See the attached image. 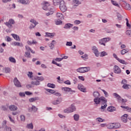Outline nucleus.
I'll return each mask as SVG.
<instances>
[{
    "mask_svg": "<svg viewBox=\"0 0 131 131\" xmlns=\"http://www.w3.org/2000/svg\"><path fill=\"white\" fill-rule=\"evenodd\" d=\"M94 102L96 104H102V103H107V99L104 96H101L100 97H96L94 99Z\"/></svg>",
    "mask_w": 131,
    "mask_h": 131,
    "instance_id": "obj_1",
    "label": "nucleus"
},
{
    "mask_svg": "<svg viewBox=\"0 0 131 131\" xmlns=\"http://www.w3.org/2000/svg\"><path fill=\"white\" fill-rule=\"evenodd\" d=\"M76 110V107L74 104H72L69 108L64 109L63 112L64 113H72Z\"/></svg>",
    "mask_w": 131,
    "mask_h": 131,
    "instance_id": "obj_2",
    "label": "nucleus"
},
{
    "mask_svg": "<svg viewBox=\"0 0 131 131\" xmlns=\"http://www.w3.org/2000/svg\"><path fill=\"white\" fill-rule=\"evenodd\" d=\"M59 8L62 13L67 11V6H66V4H65V2H64V1H60Z\"/></svg>",
    "mask_w": 131,
    "mask_h": 131,
    "instance_id": "obj_3",
    "label": "nucleus"
},
{
    "mask_svg": "<svg viewBox=\"0 0 131 131\" xmlns=\"http://www.w3.org/2000/svg\"><path fill=\"white\" fill-rule=\"evenodd\" d=\"M61 90L62 91H64V92H70V95H72L75 93V91H73L71 88L68 87L62 88Z\"/></svg>",
    "mask_w": 131,
    "mask_h": 131,
    "instance_id": "obj_4",
    "label": "nucleus"
},
{
    "mask_svg": "<svg viewBox=\"0 0 131 131\" xmlns=\"http://www.w3.org/2000/svg\"><path fill=\"white\" fill-rule=\"evenodd\" d=\"M15 24V21H14V20L12 19H9V20L8 22L5 23V25H6V26L9 27V28H11V27H12V25H13V24Z\"/></svg>",
    "mask_w": 131,
    "mask_h": 131,
    "instance_id": "obj_5",
    "label": "nucleus"
},
{
    "mask_svg": "<svg viewBox=\"0 0 131 131\" xmlns=\"http://www.w3.org/2000/svg\"><path fill=\"white\" fill-rule=\"evenodd\" d=\"M42 6L43 10L47 11L48 9H49V7H50V3H49L48 2H43Z\"/></svg>",
    "mask_w": 131,
    "mask_h": 131,
    "instance_id": "obj_6",
    "label": "nucleus"
},
{
    "mask_svg": "<svg viewBox=\"0 0 131 131\" xmlns=\"http://www.w3.org/2000/svg\"><path fill=\"white\" fill-rule=\"evenodd\" d=\"M30 22L32 23V24L30 25V28H34L36 25L38 24V23L33 19H31Z\"/></svg>",
    "mask_w": 131,
    "mask_h": 131,
    "instance_id": "obj_7",
    "label": "nucleus"
},
{
    "mask_svg": "<svg viewBox=\"0 0 131 131\" xmlns=\"http://www.w3.org/2000/svg\"><path fill=\"white\" fill-rule=\"evenodd\" d=\"M122 7L125 9V10H130L131 7L130 5L129 4L126 3L125 2H123L122 5Z\"/></svg>",
    "mask_w": 131,
    "mask_h": 131,
    "instance_id": "obj_8",
    "label": "nucleus"
},
{
    "mask_svg": "<svg viewBox=\"0 0 131 131\" xmlns=\"http://www.w3.org/2000/svg\"><path fill=\"white\" fill-rule=\"evenodd\" d=\"M34 85H39V82H32L27 85V89H30L34 86Z\"/></svg>",
    "mask_w": 131,
    "mask_h": 131,
    "instance_id": "obj_9",
    "label": "nucleus"
},
{
    "mask_svg": "<svg viewBox=\"0 0 131 131\" xmlns=\"http://www.w3.org/2000/svg\"><path fill=\"white\" fill-rule=\"evenodd\" d=\"M92 51H93L96 57H99V51L96 46H93L92 48Z\"/></svg>",
    "mask_w": 131,
    "mask_h": 131,
    "instance_id": "obj_10",
    "label": "nucleus"
},
{
    "mask_svg": "<svg viewBox=\"0 0 131 131\" xmlns=\"http://www.w3.org/2000/svg\"><path fill=\"white\" fill-rule=\"evenodd\" d=\"M115 73H117V74H119L121 72V70L119 68V67L117 66H115L114 68Z\"/></svg>",
    "mask_w": 131,
    "mask_h": 131,
    "instance_id": "obj_11",
    "label": "nucleus"
},
{
    "mask_svg": "<svg viewBox=\"0 0 131 131\" xmlns=\"http://www.w3.org/2000/svg\"><path fill=\"white\" fill-rule=\"evenodd\" d=\"M78 90H79L80 91H81V92H83V93H85L86 92V89L84 87V86L81 84H79L78 85Z\"/></svg>",
    "mask_w": 131,
    "mask_h": 131,
    "instance_id": "obj_12",
    "label": "nucleus"
},
{
    "mask_svg": "<svg viewBox=\"0 0 131 131\" xmlns=\"http://www.w3.org/2000/svg\"><path fill=\"white\" fill-rule=\"evenodd\" d=\"M37 108L35 107L34 105H32V107L28 108V111L29 112H36L37 111Z\"/></svg>",
    "mask_w": 131,
    "mask_h": 131,
    "instance_id": "obj_13",
    "label": "nucleus"
},
{
    "mask_svg": "<svg viewBox=\"0 0 131 131\" xmlns=\"http://www.w3.org/2000/svg\"><path fill=\"white\" fill-rule=\"evenodd\" d=\"M107 110L108 112H114L116 111V107L113 106H110L107 107Z\"/></svg>",
    "mask_w": 131,
    "mask_h": 131,
    "instance_id": "obj_14",
    "label": "nucleus"
},
{
    "mask_svg": "<svg viewBox=\"0 0 131 131\" xmlns=\"http://www.w3.org/2000/svg\"><path fill=\"white\" fill-rule=\"evenodd\" d=\"M127 116H128V115L124 114L121 117V120L123 122H127Z\"/></svg>",
    "mask_w": 131,
    "mask_h": 131,
    "instance_id": "obj_15",
    "label": "nucleus"
},
{
    "mask_svg": "<svg viewBox=\"0 0 131 131\" xmlns=\"http://www.w3.org/2000/svg\"><path fill=\"white\" fill-rule=\"evenodd\" d=\"M56 17L58 19H60V20L64 19V16L63 15V14L60 12H57L56 13Z\"/></svg>",
    "mask_w": 131,
    "mask_h": 131,
    "instance_id": "obj_16",
    "label": "nucleus"
},
{
    "mask_svg": "<svg viewBox=\"0 0 131 131\" xmlns=\"http://www.w3.org/2000/svg\"><path fill=\"white\" fill-rule=\"evenodd\" d=\"M114 123H110L106 125V127L108 129H113L114 128Z\"/></svg>",
    "mask_w": 131,
    "mask_h": 131,
    "instance_id": "obj_17",
    "label": "nucleus"
},
{
    "mask_svg": "<svg viewBox=\"0 0 131 131\" xmlns=\"http://www.w3.org/2000/svg\"><path fill=\"white\" fill-rule=\"evenodd\" d=\"M80 2H79L78 0H73L72 5L73 7H77L78 5H80Z\"/></svg>",
    "mask_w": 131,
    "mask_h": 131,
    "instance_id": "obj_18",
    "label": "nucleus"
},
{
    "mask_svg": "<svg viewBox=\"0 0 131 131\" xmlns=\"http://www.w3.org/2000/svg\"><path fill=\"white\" fill-rule=\"evenodd\" d=\"M18 109V107L14 105H11L9 106V110L11 111H16Z\"/></svg>",
    "mask_w": 131,
    "mask_h": 131,
    "instance_id": "obj_19",
    "label": "nucleus"
},
{
    "mask_svg": "<svg viewBox=\"0 0 131 131\" xmlns=\"http://www.w3.org/2000/svg\"><path fill=\"white\" fill-rule=\"evenodd\" d=\"M100 96L101 95H100L99 92L96 91L93 92V97H94V98H99Z\"/></svg>",
    "mask_w": 131,
    "mask_h": 131,
    "instance_id": "obj_20",
    "label": "nucleus"
},
{
    "mask_svg": "<svg viewBox=\"0 0 131 131\" xmlns=\"http://www.w3.org/2000/svg\"><path fill=\"white\" fill-rule=\"evenodd\" d=\"M18 3H20L23 5H27L29 4V0H19Z\"/></svg>",
    "mask_w": 131,
    "mask_h": 131,
    "instance_id": "obj_21",
    "label": "nucleus"
},
{
    "mask_svg": "<svg viewBox=\"0 0 131 131\" xmlns=\"http://www.w3.org/2000/svg\"><path fill=\"white\" fill-rule=\"evenodd\" d=\"M7 127V121H4L0 125V128H6Z\"/></svg>",
    "mask_w": 131,
    "mask_h": 131,
    "instance_id": "obj_22",
    "label": "nucleus"
},
{
    "mask_svg": "<svg viewBox=\"0 0 131 131\" xmlns=\"http://www.w3.org/2000/svg\"><path fill=\"white\" fill-rule=\"evenodd\" d=\"M11 35L12 36L13 38H14V39H15V40L20 41V37H19V36H18L17 35L15 34H12Z\"/></svg>",
    "mask_w": 131,
    "mask_h": 131,
    "instance_id": "obj_23",
    "label": "nucleus"
},
{
    "mask_svg": "<svg viewBox=\"0 0 131 131\" xmlns=\"http://www.w3.org/2000/svg\"><path fill=\"white\" fill-rule=\"evenodd\" d=\"M113 95L114 97H115V98H116V99H117V100L121 101V97L119 96V95H118L117 93H113Z\"/></svg>",
    "mask_w": 131,
    "mask_h": 131,
    "instance_id": "obj_24",
    "label": "nucleus"
},
{
    "mask_svg": "<svg viewBox=\"0 0 131 131\" xmlns=\"http://www.w3.org/2000/svg\"><path fill=\"white\" fill-rule=\"evenodd\" d=\"M121 127V125L119 123H116L114 124V128L117 129V128H120Z\"/></svg>",
    "mask_w": 131,
    "mask_h": 131,
    "instance_id": "obj_25",
    "label": "nucleus"
},
{
    "mask_svg": "<svg viewBox=\"0 0 131 131\" xmlns=\"http://www.w3.org/2000/svg\"><path fill=\"white\" fill-rule=\"evenodd\" d=\"M33 73H32V72H28L27 74V75L28 77L30 78V79H32V77H33Z\"/></svg>",
    "mask_w": 131,
    "mask_h": 131,
    "instance_id": "obj_26",
    "label": "nucleus"
},
{
    "mask_svg": "<svg viewBox=\"0 0 131 131\" xmlns=\"http://www.w3.org/2000/svg\"><path fill=\"white\" fill-rule=\"evenodd\" d=\"M71 27H73V25L71 24H67L65 25L64 28L66 29H68L69 28H71Z\"/></svg>",
    "mask_w": 131,
    "mask_h": 131,
    "instance_id": "obj_27",
    "label": "nucleus"
},
{
    "mask_svg": "<svg viewBox=\"0 0 131 131\" xmlns=\"http://www.w3.org/2000/svg\"><path fill=\"white\" fill-rule=\"evenodd\" d=\"M9 61H10V62L11 63H13L14 64H15L16 63V59L13 57H10L9 58Z\"/></svg>",
    "mask_w": 131,
    "mask_h": 131,
    "instance_id": "obj_28",
    "label": "nucleus"
},
{
    "mask_svg": "<svg viewBox=\"0 0 131 131\" xmlns=\"http://www.w3.org/2000/svg\"><path fill=\"white\" fill-rule=\"evenodd\" d=\"M27 128H29V129H33V124L32 123L27 124Z\"/></svg>",
    "mask_w": 131,
    "mask_h": 131,
    "instance_id": "obj_29",
    "label": "nucleus"
},
{
    "mask_svg": "<svg viewBox=\"0 0 131 131\" xmlns=\"http://www.w3.org/2000/svg\"><path fill=\"white\" fill-rule=\"evenodd\" d=\"M122 88L124 90H128L129 89H130V85L127 84H124L122 86Z\"/></svg>",
    "mask_w": 131,
    "mask_h": 131,
    "instance_id": "obj_30",
    "label": "nucleus"
},
{
    "mask_svg": "<svg viewBox=\"0 0 131 131\" xmlns=\"http://www.w3.org/2000/svg\"><path fill=\"white\" fill-rule=\"evenodd\" d=\"M73 117H74V120H75V121H78V120H79V115L75 114L73 116Z\"/></svg>",
    "mask_w": 131,
    "mask_h": 131,
    "instance_id": "obj_31",
    "label": "nucleus"
},
{
    "mask_svg": "<svg viewBox=\"0 0 131 131\" xmlns=\"http://www.w3.org/2000/svg\"><path fill=\"white\" fill-rule=\"evenodd\" d=\"M129 50H128V49H123L121 51V55H124L125 54H126V53H128Z\"/></svg>",
    "mask_w": 131,
    "mask_h": 131,
    "instance_id": "obj_32",
    "label": "nucleus"
},
{
    "mask_svg": "<svg viewBox=\"0 0 131 131\" xmlns=\"http://www.w3.org/2000/svg\"><path fill=\"white\" fill-rule=\"evenodd\" d=\"M56 44V41L55 40H52L51 43L49 46L50 48L52 49H54L55 47V45Z\"/></svg>",
    "mask_w": 131,
    "mask_h": 131,
    "instance_id": "obj_33",
    "label": "nucleus"
},
{
    "mask_svg": "<svg viewBox=\"0 0 131 131\" xmlns=\"http://www.w3.org/2000/svg\"><path fill=\"white\" fill-rule=\"evenodd\" d=\"M47 37H51L52 36H55V33H46V35Z\"/></svg>",
    "mask_w": 131,
    "mask_h": 131,
    "instance_id": "obj_34",
    "label": "nucleus"
},
{
    "mask_svg": "<svg viewBox=\"0 0 131 131\" xmlns=\"http://www.w3.org/2000/svg\"><path fill=\"white\" fill-rule=\"evenodd\" d=\"M53 5L54 6H58V5L61 3L60 2V0H53Z\"/></svg>",
    "mask_w": 131,
    "mask_h": 131,
    "instance_id": "obj_35",
    "label": "nucleus"
},
{
    "mask_svg": "<svg viewBox=\"0 0 131 131\" xmlns=\"http://www.w3.org/2000/svg\"><path fill=\"white\" fill-rule=\"evenodd\" d=\"M77 72L80 73H84V70L83 68H79L77 70Z\"/></svg>",
    "mask_w": 131,
    "mask_h": 131,
    "instance_id": "obj_36",
    "label": "nucleus"
},
{
    "mask_svg": "<svg viewBox=\"0 0 131 131\" xmlns=\"http://www.w3.org/2000/svg\"><path fill=\"white\" fill-rule=\"evenodd\" d=\"M102 105L101 106V110H104V109H105L106 107H107V102L105 103H101Z\"/></svg>",
    "mask_w": 131,
    "mask_h": 131,
    "instance_id": "obj_37",
    "label": "nucleus"
},
{
    "mask_svg": "<svg viewBox=\"0 0 131 131\" xmlns=\"http://www.w3.org/2000/svg\"><path fill=\"white\" fill-rule=\"evenodd\" d=\"M118 61L121 63V64H123L124 65H126V64H127V62H125V61H124V60L123 59H121L120 58L118 59Z\"/></svg>",
    "mask_w": 131,
    "mask_h": 131,
    "instance_id": "obj_38",
    "label": "nucleus"
},
{
    "mask_svg": "<svg viewBox=\"0 0 131 131\" xmlns=\"http://www.w3.org/2000/svg\"><path fill=\"white\" fill-rule=\"evenodd\" d=\"M111 3L114 6H115L116 7H118V8H120V6H119V4H117L116 2L112 0Z\"/></svg>",
    "mask_w": 131,
    "mask_h": 131,
    "instance_id": "obj_39",
    "label": "nucleus"
},
{
    "mask_svg": "<svg viewBox=\"0 0 131 131\" xmlns=\"http://www.w3.org/2000/svg\"><path fill=\"white\" fill-rule=\"evenodd\" d=\"M81 58H82V59L83 60H84L85 61L86 60H88V59H89V57H88V54H84V55H82V56H81Z\"/></svg>",
    "mask_w": 131,
    "mask_h": 131,
    "instance_id": "obj_40",
    "label": "nucleus"
},
{
    "mask_svg": "<svg viewBox=\"0 0 131 131\" xmlns=\"http://www.w3.org/2000/svg\"><path fill=\"white\" fill-rule=\"evenodd\" d=\"M60 103H61V101L59 100H54L52 102V104H53V105H58V104H60Z\"/></svg>",
    "mask_w": 131,
    "mask_h": 131,
    "instance_id": "obj_41",
    "label": "nucleus"
},
{
    "mask_svg": "<svg viewBox=\"0 0 131 131\" xmlns=\"http://www.w3.org/2000/svg\"><path fill=\"white\" fill-rule=\"evenodd\" d=\"M96 120L98 121V122H104V121H105V119H103L101 117H98Z\"/></svg>",
    "mask_w": 131,
    "mask_h": 131,
    "instance_id": "obj_42",
    "label": "nucleus"
},
{
    "mask_svg": "<svg viewBox=\"0 0 131 131\" xmlns=\"http://www.w3.org/2000/svg\"><path fill=\"white\" fill-rule=\"evenodd\" d=\"M101 91L104 93L105 98H108L109 97V94H108V92H107L104 90H101Z\"/></svg>",
    "mask_w": 131,
    "mask_h": 131,
    "instance_id": "obj_43",
    "label": "nucleus"
},
{
    "mask_svg": "<svg viewBox=\"0 0 131 131\" xmlns=\"http://www.w3.org/2000/svg\"><path fill=\"white\" fill-rule=\"evenodd\" d=\"M4 71L5 73H10L11 72V69L10 68H5Z\"/></svg>",
    "mask_w": 131,
    "mask_h": 131,
    "instance_id": "obj_44",
    "label": "nucleus"
},
{
    "mask_svg": "<svg viewBox=\"0 0 131 131\" xmlns=\"http://www.w3.org/2000/svg\"><path fill=\"white\" fill-rule=\"evenodd\" d=\"M107 55H108V54L105 51L100 53V57H105V56H107Z\"/></svg>",
    "mask_w": 131,
    "mask_h": 131,
    "instance_id": "obj_45",
    "label": "nucleus"
},
{
    "mask_svg": "<svg viewBox=\"0 0 131 131\" xmlns=\"http://www.w3.org/2000/svg\"><path fill=\"white\" fill-rule=\"evenodd\" d=\"M13 46H18L19 47H23V45L22 44L20 45V43L19 42H16L14 41L13 42Z\"/></svg>",
    "mask_w": 131,
    "mask_h": 131,
    "instance_id": "obj_46",
    "label": "nucleus"
},
{
    "mask_svg": "<svg viewBox=\"0 0 131 131\" xmlns=\"http://www.w3.org/2000/svg\"><path fill=\"white\" fill-rule=\"evenodd\" d=\"M83 69H84V73L85 72H88V71H90V70H91V68L89 67H84L83 68Z\"/></svg>",
    "mask_w": 131,
    "mask_h": 131,
    "instance_id": "obj_47",
    "label": "nucleus"
},
{
    "mask_svg": "<svg viewBox=\"0 0 131 131\" xmlns=\"http://www.w3.org/2000/svg\"><path fill=\"white\" fill-rule=\"evenodd\" d=\"M14 85L16 86V88H21V83L20 82H14Z\"/></svg>",
    "mask_w": 131,
    "mask_h": 131,
    "instance_id": "obj_48",
    "label": "nucleus"
},
{
    "mask_svg": "<svg viewBox=\"0 0 131 131\" xmlns=\"http://www.w3.org/2000/svg\"><path fill=\"white\" fill-rule=\"evenodd\" d=\"M45 78H43V77H38L37 78V80H38V82L39 81H43L44 80Z\"/></svg>",
    "mask_w": 131,
    "mask_h": 131,
    "instance_id": "obj_49",
    "label": "nucleus"
},
{
    "mask_svg": "<svg viewBox=\"0 0 131 131\" xmlns=\"http://www.w3.org/2000/svg\"><path fill=\"white\" fill-rule=\"evenodd\" d=\"M47 86H48V88H51L52 89H54V88H55V84H52L51 83H49Z\"/></svg>",
    "mask_w": 131,
    "mask_h": 131,
    "instance_id": "obj_50",
    "label": "nucleus"
},
{
    "mask_svg": "<svg viewBox=\"0 0 131 131\" xmlns=\"http://www.w3.org/2000/svg\"><path fill=\"white\" fill-rule=\"evenodd\" d=\"M102 39L104 43H106V42H108V41H109V40H110L111 39L110 38H103Z\"/></svg>",
    "mask_w": 131,
    "mask_h": 131,
    "instance_id": "obj_51",
    "label": "nucleus"
},
{
    "mask_svg": "<svg viewBox=\"0 0 131 131\" xmlns=\"http://www.w3.org/2000/svg\"><path fill=\"white\" fill-rule=\"evenodd\" d=\"M45 90L47 91V92H48V93H50L51 94H55V92H54V90H53L47 89H45Z\"/></svg>",
    "mask_w": 131,
    "mask_h": 131,
    "instance_id": "obj_52",
    "label": "nucleus"
},
{
    "mask_svg": "<svg viewBox=\"0 0 131 131\" xmlns=\"http://www.w3.org/2000/svg\"><path fill=\"white\" fill-rule=\"evenodd\" d=\"M125 20L126 21V24L127 27L130 28L131 26H130V25L128 23V19L125 18Z\"/></svg>",
    "mask_w": 131,
    "mask_h": 131,
    "instance_id": "obj_53",
    "label": "nucleus"
},
{
    "mask_svg": "<svg viewBox=\"0 0 131 131\" xmlns=\"http://www.w3.org/2000/svg\"><path fill=\"white\" fill-rule=\"evenodd\" d=\"M99 43L100 45L105 46V42L104 41V40H103V39L99 40Z\"/></svg>",
    "mask_w": 131,
    "mask_h": 131,
    "instance_id": "obj_54",
    "label": "nucleus"
},
{
    "mask_svg": "<svg viewBox=\"0 0 131 131\" xmlns=\"http://www.w3.org/2000/svg\"><path fill=\"white\" fill-rule=\"evenodd\" d=\"M25 54H26L25 57H27V58L31 57V56L30 55V53L27 52L25 53Z\"/></svg>",
    "mask_w": 131,
    "mask_h": 131,
    "instance_id": "obj_55",
    "label": "nucleus"
},
{
    "mask_svg": "<svg viewBox=\"0 0 131 131\" xmlns=\"http://www.w3.org/2000/svg\"><path fill=\"white\" fill-rule=\"evenodd\" d=\"M126 35H128V36H131V31L127 30L126 32Z\"/></svg>",
    "mask_w": 131,
    "mask_h": 131,
    "instance_id": "obj_56",
    "label": "nucleus"
},
{
    "mask_svg": "<svg viewBox=\"0 0 131 131\" xmlns=\"http://www.w3.org/2000/svg\"><path fill=\"white\" fill-rule=\"evenodd\" d=\"M20 120L21 121H25V116L21 115L20 116Z\"/></svg>",
    "mask_w": 131,
    "mask_h": 131,
    "instance_id": "obj_57",
    "label": "nucleus"
},
{
    "mask_svg": "<svg viewBox=\"0 0 131 131\" xmlns=\"http://www.w3.org/2000/svg\"><path fill=\"white\" fill-rule=\"evenodd\" d=\"M53 13H54V11L53 10H52V11H50L49 12L47 13L46 15L50 16V15H53Z\"/></svg>",
    "mask_w": 131,
    "mask_h": 131,
    "instance_id": "obj_58",
    "label": "nucleus"
},
{
    "mask_svg": "<svg viewBox=\"0 0 131 131\" xmlns=\"http://www.w3.org/2000/svg\"><path fill=\"white\" fill-rule=\"evenodd\" d=\"M66 46H68L69 47H71V46H72V42L71 41L67 42Z\"/></svg>",
    "mask_w": 131,
    "mask_h": 131,
    "instance_id": "obj_59",
    "label": "nucleus"
},
{
    "mask_svg": "<svg viewBox=\"0 0 131 131\" xmlns=\"http://www.w3.org/2000/svg\"><path fill=\"white\" fill-rule=\"evenodd\" d=\"M55 24L56 25H60V24H62V21L61 20H57L55 21Z\"/></svg>",
    "mask_w": 131,
    "mask_h": 131,
    "instance_id": "obj_60",
    "label": "nucleus"
},
{
    "mask_svg": "<svg viewBox=\"0 0 131 131\" xmlns=\"http://www.w3.org/2000/svg\"><path fill=\"white\" fill-rule=\"evenodd\" d=\"M34 101H36V98H31L29 99V102H34Z\"/></svg>",
    "mask_w": 131,
    "mask_h": 131,
    "instance_id": "obj_61",
    "label": "nucleus"
},
{
    "mask_svg": "<svg viewBox=\"0 0 131 131\" xmlns=\"http://www.w3.org/2000/svg\"><path fill=\"white\" fill-rule=\"evenodd\" d=\"M62 60H63V58H56L55 59V61H56L57 62H61Z\"/></svg>",
    "mask_w": 131,
    "mask_h": 131,
    "instance_id": "obj_62",
    "label": "nucleus"
},
{
    "mask_svg": "<svg viewBox=\"0 0 131 131\" xmlns=\"http://www.w3.org/2000/svg\"><path fill=\"white\" fill-rule=\"evenodd\" d=\"M5 129H6V131H12V128L11 127H8V126L6 127Z\"/></svg>",
    "mask_w": 131,
    "mask_h": 131,
    "instance_id": "obj_63",
    "label": "nucleus"
},
{
    "mask_svg": "<svg viewBox=\"0 0 131 131\" xmlns=\"http://www.w3.org/2000/svg\"><path fill=\"white\" fill-rule=\"evenodd\" d=\"M19 95L20 97H25V93H24L23 92H20L19 93Z\"/></svg>",
    "mask_w": 131,
    "mask_h": 131,
    "instance_id": "obj_64",
    "label": "nucleus"
}]
</instances>
